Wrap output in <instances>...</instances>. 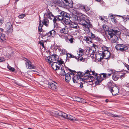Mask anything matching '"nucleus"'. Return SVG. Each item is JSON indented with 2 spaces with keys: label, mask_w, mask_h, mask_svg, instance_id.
Masks as SVG:
<instances>
[{
  "label": "nucleus",
  "mask_w": 129,
  "mask_h": 129,
  "mask_svg": "<svg viewBox=\"0 0 129 129\" xmlns=\"http://www.w3.org/2000/svg\"><path fill=\"white\" fill-rule=\"evenodd\" d=\"M46 60L50 64L51 63H52L51 67L53 69L55 70L60 69V68H61V67H60L57 65V63H59L58 65H59L62 64L63 62L62 60L59 59L58 56L55 54L48 56Z\"/></svg>",
  "instance_id": "1"
},
{
  "label": "nucleus",
  "mask_w": 129,
  "mask_h": 129,
  "mask_svg": "<svg viewBox=\"0 0 129 129\" xmlns=\"http://www.w3.org/2000/svg\"><path fill=\"white\" fill-rule=\"evenodd\" d=\"M76 19L75 17V20L77 19L79 22V23L84 26V30L85 32H89L91 31L90 28L92 26L90 23L89 18L85 15L80 16L77 17Z\"/></svg>",
  "instance_id": "2"
},
{
  "label": "nucleus",
  "mask_w": 129,
  "mask_h": 129,
  "mask_svg": "<svg viewBox=\"0 0 129 129\" xmlns=\"http://www.w3.org/2000/svg\"><path fill=\"white\" fill-rule=\"evenodd\" d=\"M64 18L60 15H58L57 16H56L55 17L54 19H53V21L54 22L55 27H54L53 29L50 30L49 32H51L52 31L53 32H56L58 31L59 29L58 28H57L56 27L55 25H56L57 24L55 22L56 21H60L62 22L63 18Z\"/></svg>",
  "instance_id": "3"
},
{
  "label": "nucleus",
  "mask_w": 129,
  "mask_h": 129,
  "mask_svg": "<svg viewBox=\"0 0 129 129\" xmlns=\"http://www.w3.org/2000/svg\"><path fill=\"white\" fill-rule=\"evenodd\" d=\"M105 33L108 39H111L112 43H115L116 42L118 39V37L116 35L117 33H108V34L107 33Z\"/></svg>",
  "instance_id": "4"
},
{
  "label": "nucleus",
  "mask_w": 129,
  "mask_h": 129,
  "mask_svg": "<svg viewBox=\"0 0 129 129\" xmlns=\"http://www.w3.org/2000/svg\"><path fill=\"white\" fill-rule=\"evenodd\" d=\"M115 48L117 50L122 51L126 50L127 49V46L123 44H117Z\"/></svg>",
  "instance_id": "5"
},
{
  "label": "nucleus",
  "mask_w": 129,
  "mask_h": 129,
  "mask_svg": "<svg viewBox=\"0 0 129 129\" xmlns=\"http://www.w3.org/2000/svg\"><path fill=\"white\" fill-rule=\"evenodd\" d=\"M70 71L69 73H67L65 75V80L66 81L68 82H69L71 79V76H73L74 75V71H72L70 69H69Z\"/></svg>",
  "instance_id": "6"
},
{
  "label": "nucleus",
  "mask_w": 129,
  "mask_h": 129,
  "mask_svg": "<svg viewBox=\"0 0 129 129\" xmlns=\"http://www.w3.org/2000/svg\"><path fill=\"white\" fill-rule=\"evenodd\" d=\"M56 84L55 82H49L48 84V86L49 88L54 90H57V87L56 85Z\"/></svg>",
  "instance_id": "7"
},
{
  "label": "nucleus",
  "mask_w": 129,
  "mask_h": 129,
  "mask_svg": "<svg viewBox=\"0 0 129 129\" xmlns=\"http://www.w3.org/2000/svg\"><path fill=\"white\" fill-rule=\"evenodd\" d=\"M110 90L113 95H115L118 94L119 91L117 86H114L110 89Z\"/></svg>",
  "instance_id": "8"
},
{
  "label": "nucleus",
  "mask_w": 129,
  "mask_h": 129,
  "mask_svg": "<svg viewBox=\"0 0 129 129\" xmlns=\"http://www.w3.org/2000/svg\"><path fill=\"white\" fill-rule=\"evenodd\" d=\"M25 59H26L25 60L26 61L25 64L27 68L30 69H34L35 67L34 65L32 64L31 62L29 60L26 58H25Z\"/></svg>",
  "instance_id": "9"
},
{
  "label": "nucleus",
  "mask_w": 129,
  "mask_h": 129,
  "mask_svg": "<svg viewBox=\"0 0 129 129\" xmlns=\"http://www.w3.org/2000/svg\"><path fill=\"white\" fill-rule=\"evenodd\" d=\"M114 71V70H110V73H103L101 74L100 75V77H102L103 79L104 80V79L108 78L110 76H111L112 74L113 73Z\"/></svg>",
  "instance_id": "10"
},
{
  "label": "nucleus",
  "mask_w": 129,
  "mask_h": 129,
  "mask_svg": "<svg viewBox=\"0 0 129 129\" xmlns=\"http://www.w3.org/2000/svg\"><path fill=\"white\" fill-rule=\"evenodd\" d=\"M79 7L84 12H87L90 10V8L87 5H84L81 4H79Z\"/></svg>",
  "instance_id": "11"
},
{
  "label": "nucleus",
  "mask_w": 129,
  "mask_h": 129,
  "mask_svg": "<svg viewBox=\"0 0 129 129\" xmlns=\"http://www.w3.org/2000/svg\"><path fill=\"white\" fill-rule=\"evenodd\" d=\"M6 28L8 32L13 31L12 26L10 23L8 22L6 24Z\"/></svg>",
  "instance_id": "12"
},
{
  "label": "nucleus",
  "mask_w": 129,
  "mask_h": 129,
  "mask_svg": "<svg viewBox=\"0 0 129 129\" xmlns=\"http://www.w3.org/2000/svg\"><path fill=\"white\" fill-rule=\"evenodd\" d=\"M95 79H96L97 80L95 82V84L96 85H98L101 83V82L103 80L102 77H100V75H99L98 76H96L95 77Z\"/></svg>",
  "instance_id": "13"
},
{
  "label": "nucleus",
  "mask_w": 129,
  "mask_h": 129,
  "mask_svg": "<svg viewBox=\"0 0 129 129\" xmlns=\"http://www.w3.org/2000/svg\"><path fill=\"white\" fill-rule=\"evenodd\" d=\"M65 117H64V118L70 120H75V121H78V120L75 117H73L71 115H67L66 114Z\"/></svg>",
  "instance_id": "14"
},
{
  "label": "nucleus",
  "mask_w": 129,
  "mask_h": 129,
  "mask_svg": "<svg viewBox=\"0 0 129 129\" xmlns=\"http://www.w3.org/2000/svg\"><path fill=\"white\" fill-rule=\"evenodd\" d=\"M102 54L103 57H105V58L106 59H108L110 56V52L108 51H105L104 52H102Z\"/></svg>",
  "instance_id": "15"
},
{
  "label": "nucleus",
  "mask_w": 129,
  "mask_h": 129,
  "mask_svg": "<svg viewBox=\"0 0 129 129\" xmlns=\"http://www.w3.org/2000/svg\"><path fill=\"white\" fill-rule=\"evenodd\" d=\"M71 22L72 21L70 20L69 18H66L65 17L64 18H63L62 22H64L66 25H69Z\"/></svg>",
  "instance_id": "16"
},
{
  "label": "nucleus",
  "mask_w": 129,
  "mask_h": 129,
  "mask_svg": "<svg viewBox=\"0 0 129 129\" xmlns=\"http://www.w3.org/2000/svg\"><path fill=\"white\" fill-rule=\"evenodd\" d=\"M74 100L75 101L81 102L83 103H86L84 100L78 97H75Z\"/></svg>",
  "instance_id": "17"
},
{
  "label": "nucleus",
  "mask_w": 129,
  "mask_h": 129,
  "mask_svg": "<svg viewBox=\"0 0 129 129\" xmlns=\"http://www.w3.org/2000/svg\"><path fill=\"white\" fill-rule=\"evenodd\" d=\"M46 15L47 18L51 19H54V17L50 12H48L46 13Z\"/></svg>",
  "instance_id": "18"
},
{
  "label": "nucleus",
  "mask_w": 129,
  "mask_h": 129,
  "mask_svg": "<svg viewBox=\"0 0 129 129\" xmlns=\"http://www.w3.org/2000/svg\"><path fill=\"white\" fill-rule=\"evenodd\" d=\"M41 21V24L43 25H45L47 26L49 24V21L46 18H44L43 21Z\"/></svg>",
  "instance_id": "19"
},
{
  "label": "nucleus",
  "mask_w": 129,
  "mask_h": 129,
  "mask_svg": "<svg viewBox=\"0 0 129 129\" xmlns=\"http://www.w3.org/2000/svg\"><path fill=\"white\" fill-rule=\"evenodd\" d=\"M73 80L74 83H77L78 82V81L79 80H81V78H80V77L78 76H74L73 78Z\"/></svg>",
  "instance_id": "20"
},
{
  "label": "nucleus",
  "mask_w": 129,
  "mask_h": 129,
  "mask_svg": "<svg viewBox=\"0 0 129 129\" xmlns=\"http://www.w3.org/2000/svg\"><path fill=\"white\" fill-rule=\"evenodd\" d=\"M72 28H77L79 26L75 22H72L69 25Z\"/></svg>",
  "instance_id": "21"
},
{
  "label": "nucleus",
  "mask_w": 129,
  "mask_h": 129,
  "mask_svg": "<svg viewBox=\"0 0 129 129\" xmlns=\"http://www.w3.org/2000/svg\"><path fill=\"white\" fill-rule=\"evenodd\" d=\"M73 37L69 35L68 37H66L65 39L67 42H70L71 43H72L73 42Z\"/></svg>",
  "instance_id": "22"
},
{
  "label": "nucleus",
  "mask_w": 129,
  "mask_h": 129,
  "mask_svg": "<svg viewBox=\"0 0 129 129\" xmlns=\"http://www.w3.org/2000/svg\"><path fill=\"white\" fill-rule=\"evenodd\" d=\"M5 35L4 34L2 33H1L0 35V42H1L2 43H3L4 41L5 40Z\"/></svg>",
  "instance_id": "23"
},
{
  "label": "nucleus",
  "mask_w": 129,
  "mask_h": 129,
  "mask_svg": "<svg viewBox=\"0 0 129 129\" xmlns=\"http://www.w3.org/2000/svg\"><path fill=\"white\" fill-rule=\"evenodd\" d=\"M66 115V113L63 112H62L58 111V113L57 115V116H59L61 117H62L64 118Z\"/></svg>",
  "instance_id": "24"
},
{
  "label": "nucleus",
  "mask_w": 129,
  "mask_h": 129,
  "mask_svg": "<svg viewBox=\"0 0 129 129\" xmlns=\"http://www.w3.org/2000/svg\"><path fill=\"white\" fill-rule=\"evenodd\" d=\"M110 31L111 32H119L120 31L119 30V29L117 27H115L113 28L112 29H110Z\"/></svg>",
  "instance_id": "25"
},
{
  "label": "nucleus",
  "mask_w": 129,
  "mask_h": 129,
  "mask_svg": "<svg viewBox=\"0 0 129 129\" xmlns=\"http://www.w3.org/2000/svg\"><path fill=\"white\" fill-rule=\"evenodd\" d=\"M103 29L104 30L105 32H109V27L106 25H104L102 26Z\"/></svg>",
  "instance_id": "26"
},
{
  "label": "nucleus",
  "mask_w": 129,
  "mask_h": 129,
  "mask_svg": "<svg viewBox=\"0 0 129 129\" xmlns=\"http://www.w3.org/2000/svg\"><path fill=\"white\" fill-rule=\"evenodd\" d=\"M79 50L78 51L77 53L78 56L81 57L83 54V50L81 49H79Z\"/></svg>",
  "instance_id": "27"
},
{
  "label": "nucleus",
  "mask_w": 129,
  "mask_h": 129,
  "mask_svg": "<svg viewBox=\"0 0 129 129\" xmlns=\"http://www.w3.org/2000/svg\"><path fill=\"white\" fill-rule=\"evenodd\" d=\"M60 32H68L69 31V29L66 27L61 28L60 30Z\"/></svg>",
  "instance_id": "28"
},
{
  "label": "nucleus",
  "mask_w": 129,
  "mask_h": 129,
  "mask_svg": "<svg viewBox=\"0 0 129 129\" xmlns=\"http://www.w3.org/2000/svg\"><path fill=\"white\" fill-rule=\"evenodd\" d=\"M90 72H91V70H87L85 73H83L84 76H89V75H91L90 73Z\"/></svg>",
  "instance_id": "29"
},
{
  "label": "nucleus",
  "mask_w": 129,
  "mask_h": 129,
  "mask_svg": "<svg viewBox=\"0 0 129 129\" xmlns=\"http://www.w3.org/2000/svg\"><path fill=\"white\" fill-rule=\"evenodd\" d=\"M85 38V39L84 40L86 41L87 43L89 44L90 43H92V40L90 37H89V38H88L87 37H86V38Z\"/></svg>",
  "instance_id": "30"
},
{
  "label": "nucleus",
  "mask_w": 129,
  "mask_h": 129,
  "mask_svg": "<svg viewBox=\"0 0 129 129\" xmlns=\"http://www.w3.org/2000/svg\"><path fill=\"white\" fill-rule=\"evenodd\" d=\"M57 5H58L59 6L62 7L64 5V2L60 1H58Z\"/></svg>",
  "instance_id": "31"
},
{
  "label": "nucleus",
  "mask_w": 129,
  "mask_h": 129,
  "mask_svg": "<svg viewBox=\"0 0 129 129\" xmlns=\"http://www.w3.org/2000/svg\"><path fill=\"white\" fill-rule=\"evenodd\" d=\"M43 25L41 24V21L40 22L39 26L38 27V30L39 31H43V29L42 28V27L43 26Z\"/></svg>",
  "instance_id": "32"
},
{
  "label": "nucleus",
  "mask_w": 129,
  "mask_h": 129,
  "mask_svg": "<svg viewBox=\"0 0 129 129\" xmlns=\"http://www.w3.org/2000/svg\"><path fill=\"white\" fill-rule=\"evenodd\" d=\"M112 78L114 80L116 81L118 79L119 77L117 75L114 74L112 76Z\"/></svg>",
  "instance_id": "33"
},
{
  "label": "nucleus",
  "mask_w": 129,
  "mask_h": 129,
  "mask_svg": "<svg viewBox=\"0 0 129 129\" xmlns=\"http://www.w3.org/2000/svg\"><path fill=\"white\" fill-rule=\"evenodd\" d=\"M58 113V111H53L51 114L53 116H57V115Z\"/></svg>",
  "instance_id": "34"
},
{
  "label": "nucleus",
  "mask_w": 129,
  "mask_h": 129,
  "mask_svg": "<svg viewBox=\"0 0 129 129\" xmlns=\"http://www.w3.org/2000/svg\"><path fill=\"white\" fill-rule=\"evenodd\" d=\"M83 73L81 72H78L77 74H76L75 75L76 76H78L80 77V78H81V77L82 76H84Z\"/></svg>",
  "instance_id": "35"
},
{
  "label": "nucleus",
  "mask_w": 129,
  "mask_h": 129,
  "mask_svg": "<svg viewBox=\"0 0 129 129\" xmlns=\"http://www.w3.org/2000/svg\"><path fill=\"white\" fill-rule=\"evenodd\" d=\"M7 68L11 71L12 72H13L15 70V69L11 67L10 66H9V65L8 64V66H7Z\"/></svg>",
  "instance_id": "36"
},
{
  "label": "nucleus",
  "mask_w": 129,
  "mask_h": 129,
  "mask_svg": "<svg viewBox=\"0 0 129 129\" xmlns=\"http://www.w3.org/2000/svg\"><path fill=\"white\" fill-rule=\"evenodd\" d=\"M90 35L91 36V38L94 39H98V38L95 36L94 34H93L92 33H90Z\"/></svg>",
  "instance_id": "37"
},
{
  "label": "nucleus",
  "mask_w": 129,
  "mask_h": 129,
  "mask_svg": "<svg viewBox=\"0 0 129 129\" xmlns=\"http://www.w3.org/2000/svg\"><path fill=\"white\" fill-rule=\"evenodd\" d=\"M65 2L66 4L65 5H68L70 7H72V5H71V6H70L69 5L70 4L69 3V2L68 0H63Z\"/></svg>",
  "instance_id": "38"
},
{
  "label": "nucleus",
  "mask_w": 129,
  "mask_h": 129,
  "mask_svg": "<svg viewBox=\"0 0 129 129\" xmlns=\"http://www.w3.org/2000/svg\"><path fill=\"white\" fill-rule=\"evenodd\" d=\"M61 67V68H60V69H59V70H61V74H62L63 75H65L66 74V73L64 69H62V67Z\"/></svg>",
  "instance_id": "39"
},
{
  "label": "nucleus",
  "mask_w": 129,
  "mask_h": 129,
  "mask_svg": "<svg viewBox=\"0 0 129 129\" xmlns=\"http://www.w3.org/2000/svg\"><path fill=\"white\" fill-rule=\"evenodd\" d=\"M66 54H67V56L69 57L75 58V56H73V55L72 54H71L69 53H67Z\"/></svg>",
  "instance_id": "40"
},
{
  "label": "nucleus",
  "mask_w": 129,
  "mask_h": 129,
  "mask_svg": "<svg viewBox=\"0 0 129 129\" xmlns=\"http://www.w3.org/2000/svg\"><path fill=\"white\" fill-rule=\"evenodd\" d=\"M115 19V17H113V18H111V21L114 23H115L116 22V19Z\"/></svg>",
  "instance_id": "41"
},
{
  "label": "nucleus",
  "mask_w": 129,
  "mask_h": 129,
  "mask_svg": "<svg viewBox=\"0 0 129 129\" xmlns=\"http://www.w3.org/2000/svg\"><path fill=\"white\" fill-rule=\"evenodd\" d=\"M109 115H110V116H112V117H120L118 115H117L115 114L114 115L110 113L109 114Z\"/></svg>",
  "instance_id": "42"
},
{
  "label": "nucleus",
  "mask_w": 129,
  "mask_h": 129,
  "mask_svg": "<svg viewBox=\"0 0 129 129\" xmlns=\"http://www.w3.org/2000/svg\"><path fill=\"white\" fill-rule=\"evenodd\" d=\"M65 14H66V12L63 11H61L60 13V14L61 15L60 16H62L63 17L64 15H65Z\"/></svg>",
  "instance_id": "43"
},
{
  "label": "nucleus",
  "mask_w": 129,
  "mask_h": 129,
  "mask_svg": "<svg viewBox=\"0 0 129 129\" xmlns=\"http://www.w3.org/2000/svg\"><path fill=\"white\" fill-rule=\"evenodd\" d=\"M38 43L40 44V45L43 47H44V43L42 41H39Z\"/></svg>",
  "instance_id": "44"
},
{
  "label": "nucleus",
  "mask_w": 129,
  "mask_h": 129,
  "mask_svg": "<svg viewBox=\"0 0 129 129\" xmlns=\"http://www.w3.org/2000/svg\"><path fill=\"white\" fill-rule=\"evenodd\" d=\"M64 17L66 18H69V14H67L66 12V14H65V15L64 16Z\"/></svg>",
  "instance_id": "45"
},
{
  "label": "nucleus",
  "mask_w": 129,
  "mask_h": 129,
  "mask_svg": "<svg viewBox=\"0 0 129 129\" xmlns=\"http://www.w3.org/2000/svg\"><path fill=\"white\" fill-rule=\"evenodd\" d=\"M62 51H61L63 55H65L67 54V52L64 49H63L62 50Z\"/></svg>",
  "instance_id": "46"
},
{
  "label": "nucleus",
  "mask_w": 129,
  "mask_h": 129,
  "mask_svg": "<svg viewBox=\"0 0 129 129\" xmlns=\"http://www.w3.org/2000/svg\"><path fill=\"white\" fill-rule=\"evenodd\" d=\"M25 15L24 14H22L21 15H19L18 17L19 18L22 19L23 18H24L25 16Z\"/></svg>",
  "instance_id": "47"
},
{
  "label": "nucleus",
  "mask_w": 129,
  "mask_h": 129,
  "mask_svg": "<svg viewBox=\"0 0 129 129\" xmlns=\"http://www.w3.org/2000/svg\"><path fill=\"white\" fill-rule=\"evenodd\" d=\"M91 72L92 73V74L95 75V76H97V73H95V72L94 71H93L92 72L91 71V72Z\"/></svg>",
  "instance_id": "48"
},
{
  "label": "nucleus",
  "mask_w": 129,
  "mask_h": 129,
  "mask_svg": "<svg viewBox=\"0 0 129 129\" xmlns=\"http://www.w3.org/2000/svg\"><path fill=\"white\" fill-rule=\"evenodd\" d=\"M64 33H62L61 34V37L62 38H63V37H64ZM59 36H60V35H59Z\"/></svg>",
  "instance_id": "49"
},
{
  "label": "nucleus",
  "mask_w": 129,
  "mask_h": 129,
  "mask_svg": "<svg viewBox=\"0 0 129 129\" xmlns=\"http://www.w3.org/2000/svg\"><path fill=\"white\" fill-rule=\"evenodd\" d=\"M80 87L81 88H83V83L82 82H81L80 84Z\"/></svg>",
  "instance_id": "50"
},
{
  "label": "nucleus",
  "mask_w": 129,
  "mask_h": 129,
  "mask_svg": "<svg viewBox=\"0 0 129 129\" xmlns=\"http://www.w3.org/2000/svg\"><path fill=\"white\" fill-rule=\"evenodd\" d=\"M5 59L4 58H1L0 59V61L2 62L5 61Z\"/></svg>",
  "instance_id": "51"
},
{
  "label": "nucleus",
  "mask_w": 129,
  "mask_h": 129,
  "mask_svg": "<svg viewBox=\"0 0 129 129\" xmlns=\"http://www.w3.org/2000/svg\"><path fill=\"white\" fill-rule=\"evenodd\" d=\"M120 78L121 79H123V78L125 77V75H121L120 77Z\"/></svg>",
  "instance_id": "52"
},
{
  "label": "nucleus",
  "mask_w": 129,
  "mask_h": 129,
  "mask_svg": "<svg viewBox=\"0 0 129 129\" xmlns=\"http://www.w3.org/2000/svg\"><path fill=\"white\" fill-rule=\"evenodd\" d=\"M47 35H48L49 36H52V37H53V36H52V33H48V34H46Z\"/></svg>",
  "instance_id": "53"
},
{
  "label": "nucleus",
  "mask_w": 129,
  "mask_h": 129,
  "mask_svg": "<svg viewBox=\"0 0 129 129\" xmlns=\"http://www.w3.org/2000/svg\"><path fill=\"white\" fill-rule=\"evenodd\" d=\"M57 0H53V2L54 3L57 4Z\"/></svg>",
  "instance_id": "54"
},
{
  "label": "nucleus",
  "mask_w": 129,
  "mask_h": 129,
  "mask_svg": "<svg viewBox=\"0 0 129 129\" xmlns=\"http://www.w3.org/2000/svg\"><path fill=\"white\" fill-rule=\"evenodd\" d=\"M126 87H127V88L128 89L129 91V83L126 84Z\"/></svg>",
  "instance_id": "55"
},
{
  "label": "nucleus",
  "mask_w": 129,
  "mask_h": 129,
  "mask_svg": "<svg viewBox=\"0 0 129 129\" xmlns=\"http://www.w3.org/2000/svg\"><path fill=\"white\" fill-rule=\"evenodd\" d=\"M79 57L78 56V58L79 59L81 60H82L83 59V58L82 57Z\"/></svg>",
  "instance_id": "56"
},
{
  "label": "nucleus",
  "mask_w": 129,
  "mask_h": 129,
  "mask_svg": "<svg viewBox=\"0 0 129 129\" xmlns=\"http://www.w3.org/2000/svg\"><path fill=\"white\" fill-rule=\"evenodd\" d=\"M109 17H110L111 20V18H113V17H114L113 15H110V16H109Z\"/></svg>",
  "instance_id": "57"
},
{
  "label": "nucleus",
  "mask_w": 129,
  "mask_h": 129,
  "mask_svg": "<svg viewBox=\"0 0 129 129\" xmlns=\"http://www.w3.org/2000/svg\"><path fill=\"white\" fill-rule=\"evenodd\" d=\"M99 18L102 21L104 20V19L101 16H100Z\"/></svg>",
  "instance_id": "58"
},
{
  "label": "nucleus",
  "mask_w": 129,
  "mask_h": 129,
  "mask_svg": "<svg viewBox=\"0 0 129 129\" xmlns=\"http://www.w3.org/2000/svg\"><path fill=\"white\" fill-rule=\"evenodd\" d=\"M63 49H61L60 48H58V50L59 51H60L61 52L62 51V50Z\"/></svg>",
  "instance_id": "59"
},
{
  "label": "nucleus",
  "mask_w": 129,
  "mask_h": 129,
  "mask_svg": "<svg viewBox=\"0 0 129 129\" xmlns=\"http://www.w3.org/2000/svg\"><path fill=\"white\" fill-rule=\"evenodd\" d=\"M2 21L1 20H0V26L2 24Z\"/></svg>",
  "instance_id": "60"
},
{
  "label": "nucleus",
  "mask_w": 129,
  "mask_h": 129,
  "mask_svg": "<svg viewBox=\"0 0 129 129\" xmlns=\"http://www.w3.org/2000/svg\"><path fill=\"white\" fill-rule=\"evenodd\" d=\"M3 30L4 29L2 28H0V30H1L2 32L4 31Z\"/></svg>",
  "instance_id": "61"
},
{
  "label": "nucleus",
  "mask_w": 129,
  "mask_h": 129,
  "mask_svg": "<svg viewBox=\"0 0 129 129\" xmlns=\"http://www.w3.org/2000/svg\"><path fill=\"white\" fill-rule=\"evenodd\" d=\"M126 34H125L126 35L129 37V33H126Z\"/></svg>",
  "instance_id": "62"
},
{
  "label": "nucleus",
  "mask_w": 129,
  "mask_h": 129,
  "mask_svg": "<svg viewBox=\"0 0 129 129\" xmlns=\"http://www.w3.org/2000/svg\"><path fill=\"white\" fill-rule=\"evenodd\" d=\"M129 4V0H125Z\"/></svg>",
  "instance_id": "63"
},
{
  "label": "nucleus",
  "mask_w": 129,
  "mask_h": 129,
  "mask_svg": "<svg viewBox=\"0 0 129 129\" xmlns=\"http://www.w3.org/2000/svg\"><path fill=\"white\" fill-rule=\"evenodd\" d=\"M127 69L128 70H129V66H127Z\"/></svg>",
  "instance_id": "64"
}]
</instances>
